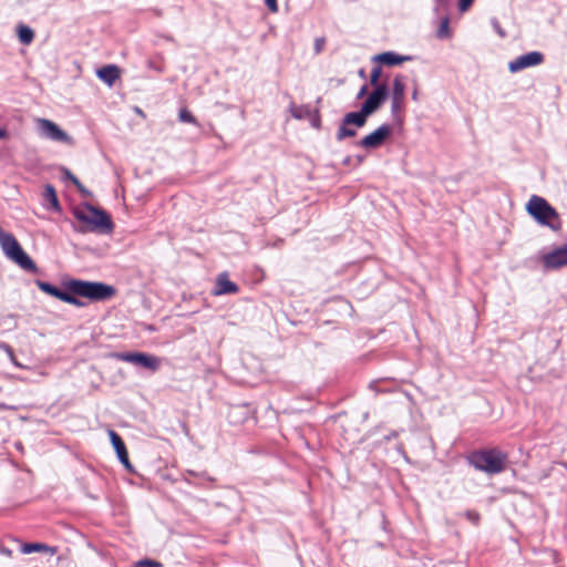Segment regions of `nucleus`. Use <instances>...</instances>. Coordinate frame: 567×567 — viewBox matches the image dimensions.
Masks as SVG:
<instances>
[{"label":"nucleus","instance_id":"8","mask_svg":"<svg viewBox=\"0 0 567 567\" xmlns=\"http://www.w3.org/2000/svg\"><path fill=\"white\" fill-rule=\"evenodd\" d=\"M544 62V54L538 51L528 52L517 56L508 63V70L512 73L519 72L524 69L539 65Z\"/></svg>","mask_w":567,"mask_h":567},{"label":"nucleus","instance_id":"39","mask_svg":"<svg viewBox=\"0 0 567 567\" xmlns=\"http://www.w3.org/2000/svg\"><path fill=\"white\" fill-rule=\"evenodd\" d=\"M360 162H362V157L357 155V163H360Z\"/></svg>","mask_w":567,"mask_h":567},{"label":"nucleus","instance_id":"34","mask_svg":"<svg viewBox=\"0 0 567 567\" xmlns=\"http://www.w3.org/2000/svg\"><path fill=\"white\" fill-rule=\"evenodd\" d=\"M8 138V133L4 128H0V140Z\"/></svg>","mask_w":567,"mask_h":567},{"label":"nucleus","instance_id":"15","mask_svg":"<svg viewBox=\"0 0 567 567\" xmlns=\"http://www.w3.org/2000/svg\"><path fill=\"white\" fill-rule=\"evenodd\" d=\"M405 78L403 75H396L393 81L392 89V109L396 110L401 106L404 99L405 91Z\"/></svg>","mask_w":567,"mask_h":567},{"label":"nucleus","instance_id":"29","mask_svg":"<svg viewBox=\"0 0 567 567\" xmlns=\"http://www.w3.org/2000/svg\"><path fill=\"white\" fill-rule=\"evenodd\" d=\"M326 45V39L324 38H317L315 40V51L316 53H320Z\"/></svg>","mask_w":567,"mask_h":567},{"label":"nucleus","instance_id":"20","mask_svg":"<svg viewBox=\"0 0 567 567\" xmlns=\"http://www.w3.org/2000/svg\"><path fill=\"white\" fill-rule=\"evenodd\" d=\"M44 199L50 204V207L54 210H60V204L54 187L48 184L43 193Z\"/></svg>","mask_w":567,"mask_h":567},{"label":"nucleus","instance_id":"38","mask_svg":"<svg viewBox=\"0 0 567 567\" xmlns=\"http://www.w3.org/2000/svg\"><path fill=\"white\" fill-rule=\"evenodd\" d=\"M81 193H89L82 185L80 188H78Z\"/></svg>","mask_w":567,"mask_h":567},{"label":"nucleus","instance_id":"28","mask_svg":"<svg viewBox=\"0 0 567 567\" xmlns=\"http://www.w3.org/2000/svg\"><path fill=\"white\" fill-rule=\"evenodd\" d=\"M187 473L194 477H199L204 481H207L209 483H214L215 482V478L209 476L207 472H202V473H196L194 471H187Z\"/></svg>","mask_w":567,"mask_h":567},{"label":"nucleus","instance_id":"30","mask_svg":"<svg viewBox=\"0 0 567 567\" xmlns=\"http://www.w3.org/2000/svg\"><path fill=\"white\" fill-rule=\"evenodd\" d=\"M474 0H458V10L465 12L470 9Z\"/></svg>","mask_w":567,"mask_h":567},{"label":"nucleus","instance_id":"40","mask_svg":"<svg viewBox=\"0 0 567 567\" xmlns=\"http://www.w3.org/2000/svg\"><path fill=\"white\" fill-rule=\"evenodd\" d=\"M4 406H6L4 404L0 403V409H3Z\"/></svg>","mask_w":567,"mask_h":567},{"label":"nucleus","instance_id":"21","mask_svg":"<svg viewBox=\"0 0 567 567\" xmlns=\"http://www.w3.org/2000/svg\"><path fill=\"white\" fill-rule=\"evenodd\" d=\"M19 40L23 44H30L34 39V32L27 25H20L18 29Z\"/></svg>","mask_w":567,"mask_h":567},{"label":"nucleus","instance_id":"4","mask_svg":"<svg viewBox=\"0 0 567 567\" xmlns=\"http://www.w3.org/2000/svg\"><path fill=\"white\" fill-rule=\"evenodd\" d=\"M0 247L3 254L20 268L31 274H37L39 268L32 258L23 250L17 238L11 233L0 227Z\"/></svg>","mask_w":567,"mask_h":567},{"label":"nucleus","instance_id":"19","mask_svg":"<svg viewBox=\"0 0 567 567\" xmlns=\"http://www.w3.org/2000/svg\"><path fill=\"white\" fill-rule=\"evenodd\" d=\"M369 113H364L363 107L360 112H353L346 115L343 122L350 126L361 127L365 123Z\"/></svg>","mask_w":567,"mask_h":567},{"label":"nucleus","instance_id":"17","mask_svg":"<svg viewBox=\"0 0 567 567\" xmlns=\"http://www.w3.org/2000/svg\"><path fill=\"white\" fill-rule=\"evenodd\" d=\"M391 133V126L388 124H383L380 127H378L375 131L367 135L361 140L363 143H377V142H383L385 138L390 136Z\"/></svg>","mask_w":567,"mask_h":567},{"label":"nucleus","instance_id":"31","mask_svg":"<svg viewBox=\"0 0 567 567\" xmlns=\"http://www.w3.org/2000/svg\"><path fill=\"white\" fill-rule=\"evenodd\" d=\"M265 3L267 6V8L271 11V12H277L278 11V3H277V0H265Z\"/></svg>","mask_w":567,"mask_h":567},{"label":"nucleus","instance_id":"27","mask_svg":"<svg viewBox=\"0 0 567 567\" xmlns=\"http://www.w3.org/2000/svg\"><path fill=\"white\" fill-rule=\"evenodd\" d=\"M133 567H163V564L153 559H141Z\"/></svg>","mask_w":567,"mask_h":567},{"label":"nucleus","instance_id":"37","mask_svg":"<svg viewBox=\"0 0 567 567\" xmlns=\"http://www.w3.org/2000/svg\"><path fill=\"white\" fill-rule=\"evenodd\" d=\"M343 162L347 165L351 164V157H346Z\"/></svg>","mask_w":567,"mask_h":567},{"label":"nucleus","instance_id":"18","mask_svg":"<svg viewBox=\"0 0 567 567\" xmlns=\"http://www.w3.org/2000/svg\"><path fill=\"white\" fill-rule=\"evenodd\" d=\"M34 282L37 287L44 293L50 295L59 300L62 299L64 291L58 288L56 286H53L52 284L42 281L40 279H37Z\"/></svg>","mask_w":567,"mask_h":567},{"label":"nucleus","instance_id":"22","mask_svg":"<svg viewBox=\"0 0 567 567\" xmlns=\"http://www.w3.org/2000/svg\"><path fill=\"white\" fill-rule=\"evenodd\" d=\"M436 37L439 39H447V38L451 37L450 19H449V17H444L441 20V23H440L439 29L436 31Z\"/></svg>","mask_w":567,"mask_h":567},{"label":"nucleus","instance_id":"6","mask_svg":"<svg viewBox=\"0 0 567 567\" xmlns=\"http://www.w3.org/2000/svg\"><path fill=\"white\" fill-rule=\"evenodd\" d=\"M113 357L118 361L128 362L145 368L152 372L159 369L161 360L156 355L145 352H117Z\"/></svg>","mask_w":567,"mask_h":567},{"label":"nucleus","instance_id":"13","mask_svg":"<svg viewBox=\"0 0 567 567\" xmlns=\"http://www.w3.org/2000/svg\"><path fill=\"white\" fill-rule=\"evenodd\" d=\"M409 60H411L410 56L400 55L392 51L383 52V53L377 54L372 58L373 62H377L380 65L383 64V65H388V66L399 65Z\"/></svg>","mask_w":567,"mask_h":567},{"label":"nucleus","instance_id":"24","mask_svg":"<svg viewBox=\"0 0 567 567\" xmlns=\"http://www.w3.org/2000/svg\"><path fill=\"white\" fill-rule=\"evenodd\" d=\"M381 75H382V69H381V65L378 64L371 71V75H370V83H371V85H373L374 87L377 85H381L379 83V80H380Z\"/></svg>","mask_w":567,"mask_h":567},{"label":"nucleus","instance_id":"16","mask_svg":"<svg viewBox=\"0 0 567 567\" xmlns=\"http://www.w3.org/2000/svg\"><path fill=\"white\" fill-rule=\"evenodd\" d=\"M20 551L24 555L31 553H49L54 555L56 554V547H51L44 543H22L20 545Z\"/></svg>","mask_w":567,"mask_h":567},{"label":"nucleus","instance_id":"9","mask_svg":"<svg viewBox=\"0 0 567 567\" xmlns=\"http://www.w3.org/2000/svg\"><path fill=\"white\" fill-rule=\"evenodd\" d=\"M239 291V287L236 282L229 279L228 272H220L215 281V286L212 290L213 296L234 295Z\"/></svg>","mask_w":567,"mask_h":567},{"label":"nucleus","instance_id":"32","mask_svg":"<svg viewBox=\"0 0 567 567\" xmlns=\"http://www.w3.org/2000/svg\"><path fill=\"white\" fill-rule=\"evenodd\" d=\"M65 175L70 181H72L74 185H76L78 188L81 187L80 181L73 174H71L69 171H65Z\"/></svg>","mask_w":567,"mask_h":567},{"label":"nucleus","instance_id":"10","mask_svg":"<svg viewBox=\"0 0 567 567\" xmlns=\"http://www.w3.org/2000/svg\"><path fill=\"white\" fill-rule=\"evenodd\" d=\"M388 96V89L385 84L377 85L373 92L368 96L362 105L364 113L371 114Z\"/></svg>","mask_w":567,"mask_h":567},{"label":"nucleus","instance_id":"11","mask_svg":"<svg viewBox=\"0 0 567 567\" xmlns=\"http://www.w3.org/2000/svg\"><path fill=\"white\" fill-rule=\"evenodd\" d=\"M38 128L42 133V135L45 138L53 140V141H66L68 136L66 134L61 131L56 124L53 122L45 120V118H39L37 121Z\"/></svg>","mask_w":567,"mask_h":567},{"label":"nucleus","instance_id":"5","mask_svg":"<svg viewBox=\"0 0 567 567\" xmlns=\"http://www.w3.org/2000/svg\"><path fill=\"white\" fill-rule=\"evenodd\" d=\"M526 210L538 224L547 226L553 230L560 228L558 213L545 198L532 195L526 205Z\"/></svg>","mask_w":567,"mask_h":567},{"label":"nucleus","instance_id":"7","mask_svg":"<svg viewBox=\"0 0 567 567\" xmlns=\"http://www.w3.org/2000/svg\"><path fill=\"white\" fill-rule=\"evenodd\" d=\"M542 264L546 271L567 267V244L544 254L542 256Z\"/></svg>","mask_w":567,"mask_h":567},{"label":"nucleus","instance_id":"1","mask_svg":"<svg viewBox=\"0 0 567 567\" xmlns=\"http://www.w3.org/2000/svg\"><path fill=\"white\" fill-rule=\"evenodd\" d=\"M64 291L61 301L82 308L85 302L78 297L86 298L91 301H106L116 295V289L107 284L100 281H86L81 279H70L64 282Z\"/></svg>","mask_w":567,"mask_h":567},{"label":"nucleus","instance_id":"14","mask_svg":"<svg viewBox=\"0 0 567 567\" xmlns=\"http://www.w3.org/2000/svg\"><path fill=\"white\" fill-rule=\"evenodd\" d=\"M96 75L101 81L112 86L120 79L121 70L115 64H109L99 69Z\"/></svg>","mask_w":567,"mask_h":567},{"label":"nucleus","instance_id":"26","mask_svg":"<svg viewBox=\"0 0 567 567\" xmlns=\"http://www.w3.org/2000/svg\"><path fill=\"white\" fill-rule=\"evenodd\" d=\"M178 117L182 122L195 123V117L187 107H182L179 110Z\"/></svg>","mask_w":567,"mask_h":567},{"label":"nucleus","instance_id":"33","mask_svg":"<svg viewBox=\"0 0 567 567\" xmlns=\"http://www.w3.org/2000/svg\"><path fill=\"white\" fill-rule=\"evenodd\" d=\"M0 554L1 555H4V556H8V557H11L12 556V550L6 546H0Z\"/></svg>","mask_w":567,"mask_h":567},{"label":"nucleus","instance_id":"23","mask_svg":"<svg viewBox=\"0 0 567 567\" xmlns=\"http://www.w3.org/2000/svg\"><path fill=\"white\" fill-rule=\"evenodd\" d=\"M354 135H355V131L353 128H351L349 124H346L344 122H342L341 126L339 127L337 137L339 140H343L347 137H353Z\"/></svg>","mask_w":567,"mask_h":567},{"label":"nucleus","instance_id":"12","mask_svg":"<svg viewBox=\"0 0 567 567\" xmlns=\"http://www.w3.org/2000/svg\"><path fill=\"white\" fill-rule=\"evenodd\" d=\"M110 437L120 462L124 465L126 470L133 472V466L130 462L128 453L122 437L115 431H110Z\"/></svg>","mask_w":567,"mask_h":567},{"label":"nucleus","instance_id":"36","mask_svg":"<svg viewBox=\"0 0 567 567\" xmlns=\"http://www.w3.org/2000/svg\"><path fill=\"white\" fill-rule=\"evenodd\" d=\"M363 146H367V147H377L379 146L380 144H373V143H370V144H362Z\"/></svg>","mask_w":567,"mask_h":567},{"label":"nucleus","instance_id":"35","mask_svg":"<svg viewBox=\"0 0 567 567\" xmlns=\"http://www.w3.org/2000/svg\"><path fill=\"white\" fill-rule=\"evenodd\" d=\"M365 92H367V86L364 85V86L360 90V92H359L358 96H359V97H360V96H362L363 94H365Z\"/></svg>","mask_w":567,"mask_h":567},{"label":"nucleus","instance_id":"3","mask_svg":"<svg viewBox=\"0 0 567 567\" xmlns=\"http://www.w3.org/2000/svg\"><path fill=\"white\" fill-rule=\"evenodd\" d=\"M507 458V453L498 447L476 450L466 456L471 466L487 474L502 473L506 467Z\"/></svg>","mask_w":567,"mask_h":567},{"label":"nucleus","instance_id":"2","mask_svg":"<svg viewBox=\"0 0 567 567\" xmlns=\"http://www.w3.org/2000/svg\"><path fill=\"white\" fill-rule=\"evenodd\" d=\"M73 216L79 223L78 226H74L79 233L111 234L113 231L114 224L111 216L90 204L76 207L73 210Z\"/></svg>","mask_w":567,"mask_h":567},{"label":"nucleus","instance_id":"25","mask_svg":"<svg viewBox=\"0 0 567 567\" xmlns=\"http://www.w3.org/2000/svg\"><path fill=\"white\" fill-rule=\"evenodd\" d=\"M464 516L470 520L473 525L478 526L481 522V514L475 509H467L464 513Z\"/></svg>","mask_w":567,"mask_h":567}]
</instances>
